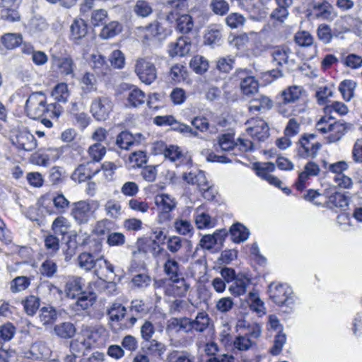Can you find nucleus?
I'll use <instances>...</instances> for the list:
<instances>
[{
    "label": "nucleus",
    "mask_w": 362,
    "mask_h": 362,
    "mask_svg": "<svg viewBox=\"0 0 362 362\" xmlns=\"http://www.w3.org/2000/svg\"><path fill=\"white\" fill-rule=\"evenodd\" d=\"M270 299L279 307H286L290 312L296 303V296L292 288L286 284L271 283L268 287Z\"/></svg>",
    "instance_id": "nucleus-1"
},
{
    "label": "nucleus",
    "mask_w": 362,
    "mask_h": 362,
    "mask_svg": "<svg viewBox=\"0 0 362 362\" xmlns=\"http://www.w3.org/2000/svg\"><path fill=\"white\" fill-rule=\"evenodd\" d=\"M332 116L327 117H322L316 124V129L323 134H327L325 139L327 143H335L339 141L346 134L348 129V124L341 122L329 123V120Z\"/></svg>",
    "instance_id": "nucleus-2"
},
{
    "label": "nucleus",
    "mask_w": 362,
    "mask_h": 362,
    "mask_svg": "<svg viewBox=\"0 0 362 362\" xmlns=\"http://www.w3.org/2000/svg\"><path fill=\"white\" fill-rule=\"evenodd\" d=\"M352 182H337L336 185H331L325 182L324 195L327 198V204L329 208L344 209L349 204L348 196L341 189L350 188Z\"/></svg>",
    "instance_id": "nucleus-3"
},
{
    "label": "nucleus",
    "mask_w": 362,
    "mask_h": 362,
    "mask_svg": "<svg viewBox=\"0 0 362 362\" xmlns=\"http://www.w3.org/2000/svg\"><path fill=\"white\" fill-rule=\"evenodd\" d=\"M47 104V98L42 92L33 93L28 98L25 105V112L28 117L36 119L49 110V107Z\"/></svg>",
    "instance_id": "nucleus-4"
},
{
    "label": "nucleus",
    "mask_w": 362,
    "mask_h": 362,
    "mask_svg": "<svg viewBox=\"0 0 362 362\" xmlns=\"http://www.w3.org/2000/svg\"><path fill=\"white\" fill-rule=\"evenodd\" d=\"M134 70L139 79L146 85H151L157 78V69L148 57H138Z\"/></svg>",
    "instance_id": "nucleus-5"
},
{
    "label": "nucleus",
    "mask_w": 362,
    "mask_h": 362,
    "mask_svg": "<svg viewBox=\"0 0 362 362\" xmlns=\"http://www.w3.org/2000/svg\"><path fill=\"white\" fill-rule=\"evenodd\" d=\"M315 134H305L297 144V155L303 158H315L321 148V144L317 141Z\"/></svg>",
    "instance_id": "nucleus-6"
},
{
    "label": "nucleus",
    "mask_w": 362,
    "mask_h": 362,
    "mask_svg": "<svg viewBox=\"0 0 362 362\" xmlns=\"http://www.w3.org/2000/svg\"><path fill=\"white\" fill-rule=\"evenodd\" d=\"M272 62L279 66H286L289 69L298 66L296 54L287 46H276L270 51Z\"/></svg>",
    "instance_id": "nucleus-7"
},
{
    "label": "nucleus",
    "mask_w": 362,
    "mask_h": 362,
    "mask_svg": "<svg viewBox=\"0 0 362 362\" xmlns=\"http://www.w3.org/2000/svg\"><path fill=\"white\" fill-rule=\"evenodd\" d=\"M11 141L19 151H32L37 146L33 134L25 128L13 131L11 136Z\"/></svg>",
    "instance_id": "nucleus-8"
},
{
    "label": "nucleus",
    "mask_w": 362,
    "mask_h": 362,
    "mask_svg": "<svg viewBox=\"0 0 362 362\" xmlns=\"http://www.w3.org/2000/svg\"><path fill=\"white\" fill-rule=\"evenodd\" d=\"M113 103L108 97L95 98L91 103L90 111L98 121L106 120L112 110Z\"/></svg>",
    "instance_id": "nucleus-9"
},
{
    "label": "nucleus",
    "mask_w": 362,
    "mask_h": 362,
    "mask_svg": "<svg viewBox=\"0 0 362 362\" xmlns=\"http://www.w3.org/2000/svg\"><path fill=\"white\" fill-rule=\"evenodd\" d=\"M246 131L254 139L264 141L269 136V128L267 123L260 118H251L246 122Z\"/></svg>",
    "instance_id": "nucleus-10"
},
{
    "label": "nucleus",
    "mask_w": 362,
    "mask_h": 362,
    "mask_svg": "<svg viewBox=\"0 0 362 362\" xmlns=\"http://www.w3.org/2000/svg\"><path fill=\"white\" fill-rule=\"evenodd\" d=\"M98 207L99 203L97 201H80L74 204L72 215L79 224L86 223Z\"/></svg>",
    "instance_id": "nucleus-11"
},
{
    "label": "nucleus",
    "mask_w": 362,
    "mask_h": 362,
    "mask_svg": "<svg viewBox=\"0 0 362 362\" xmlns=\"http://www.w3.org/2000/svg\"><path fill=\"white\" fill-rule=\"evenodd\" d=\"M64 147L48 148L39 150L32 156L33 162L41 166H47L57 160L64 153Z\"/></svg>",
    "instance_id": "nucleus-12"
},
{
    "label": "nucleus",
    "mask_w": 362,
    "mask_h": 362,
    "mask_svg": "<svg viewBox=\"0 0 362 362\" xmlns=\"http://www.w3.org/2000/svg\"><path fill=\"white\" fill-rule=\"evenodd\" d=\"M194 219L196 226L199 230L214 228L217 224V218L212 216L202 207L196 209L194 214Z\"/></svg>",
    "instance_id": "nucleus-13"
},
{
    "label": "nucleus",
    "mask_w": 362,
    "mask_h": 362,
    "mask_svg": "<svg viewBox=\"0 0 362 362\" xmlns=\"http://www.w3.org/2000/svg\"><path fill=\"white\" fill-rule=\"evenodd\" d=\"M154 148L158 151L157 153L163 154L165 158L172 162H180L183 157L182 151L177 146H167L164 142L160 141L155 144Z\"/></svg>",
    "instance_id": "nucleus-14"
},
{
    "label": "nucleus",
    "mask_w": 362,
    "mask_h": 362,
    "mask_svg": "<svg viewBox=\"0 0 362 362\" xmlns=\"http://www.w3.org/2000/svg\"><path fill=\"white\" fill-rule=\"evenodd\" d=\"M142 137L141 134L134 135L129 132L123 131L117 136L115 144L119 148L128 150L133 146L139 145Z\"/></svg>",
    "instance_id": "nucleus-15"
},
{
    "label": "nucleus",
    "mask_w": 362,
    "mask_h": 362,
    "mask_svg": "<svg viewBox=\"0 0 362 362\" xmlns=\"http://www.w3.org/2000/svg\"><path fill=\"white\" fill-rule=\"evenodd\" d=\"M311 7L317 18L332 21L335 17L333 6L326 1H314L311 4Z\"/></svg>",
    "instance_id": "nucleus-16"
},
{
    "label": "nucleus",
    "mask_w": 362,
    "mask_h": 362,
    "mask_svg": "<svg viewBox=\"0 0 362 362\" xmlns=\"http://www.w3.org/2000/svg\"><path fill=\"white\" fill-rule=\"evenodd\" d=\"M50 352L49 348L45 341H36L31 344L25 356L28 358L38 360L48 357Z\"/></svg>",
    "instance_id": "nucleus-17"
},
{
    "label": "nucleus",
    "mask_w": 362,
    "mask_h": 362,
    "mask_svg": "<svg viewBox=\"0 0 362 362\" xmlns=\"http://www.w3.org/2000/svg\"><path fill=\"white\" fill-rule=\"evenodd\" d=\"M252 168L256 175L262 180L267 181H279L271 174L276 169L274 163L272 162L255 163L252 165Z\"/></svg>",
    "instance_id": "nucleus-18"
},
{
    "label": "nucleus",
    "mask_w": 362,
    "mask_h": 362,
    "mask_svg": "<svg viewBox=\"0 0 362 362\" xmlns=\"http://www.w3.org/2000/svg\"><path fill=\"white\" fill-rule=\"evenodd\" d=\"M81 97L82 100L81 105L83 109H85L86 107L85 100L88 99V93L96 90L95 79L94 75L89 73H86L81 78Z\"/></svg>",
    "instance_id": "nucleus-19"
},
{
    "label": "nucleus",
    "mask_w": 362,
    "mask_h": 362,
    "mask_svg": "<svg viewBox=\"0 0 362 362\" xmlns=\"http://www.w3.org/2000/svg\"><path fill=\"white\" fill-rule=\"evenodd\" d=\"M191 43L185 37H179L176 42H171L168 46V53L170 57H183L189 53Z\"/></svg>",
    "instance_id": "nucleus-20"
},
{
    "label": "nucleus",
    "mask_w": 362,
    "mask_h": 362,
    "mask_svg": "<svg viewBox=\"0 0 362 362\" xmlns=\"http://www.w3.org/2000/svg\"><path fill=\"white\" fill-rule=\"evenodd\" d=\"M166 331L178 333H190L189 317H172L168 321Z\"/></svg>",
    "instance_id": "nucleus-21"
},
{
    "label": "nucleus",
    "mask_w": 362,
    "mask_h": 362,
    "mask_svg": "<svg viewBox=\"0 0 362 362\" xmlns=\"http://www.w3.org/2000/svg\"><path fill=\"white\" fill-rule=\"evenodd\" d=\"M250 284L251 281L248 277L244 274H238L229 286L228 291L235 296H240L246 293L247 289Z\"/></svg>",
    "instance_id": "nucleus-22"
},
{
    "label": "nucleus",
    "mask_w": 362,
    "mask_h": 362,
    "mask_svg": "<svg viewBox=\"0 0 362 362\" xmlns=\"http://www.w3.org/2000/svg\"><path fill=\"white\" fill-rule=\"evenodd\" d=\"M94 274L100 279L105 280L108 274H114V266L103 256H98L93 267Z\"/></svg>",
    "instance_id": "nucleus-23"
},
{
    "label": "nucleus",
    "mask_w": 362,
    "mask_h": 362,
    "mask_svg": "<svg viewBox=\"0 0 362 362\" xmlns=\"http://www.w3.org/2000/svg\"><path fill=\"white\" fill-rule=\"evenodd\" d=\"M130 312L132 313V316L127 319V322L124 323L123 328H130L137 321V316L146 313V308L145 304L141 300H134L131 303Z\"/></svg>",
    "instance_id": "nucleus-24"
},
{
    "label": "nucleus",
    "mask_w": 362,
    "mask_h": 362,
    "mask_svg": "<svg viewBox=\"0 0 362 362\" xmlns=\"http://www.w3.org/2000/svg\"><path fill=\"white\" fill-rule=\"evenodd\" d=\"M127 100L130 107H138L146 102V95L140 88L132 86L127 90Z\"/></svg>",
    "instance_id": "nucleus-25"
},
{
    "label": "nucleus",
    "mask_w": 362,
    "mask_h": 362,
    "mask_svg": "<svg viewBox=\"0 0 362 362\" xmlns=\"http://www.w3.org/2000/svg\"><path fill=\"white\" fill-rule=\"evenodd\" d=\"M82 281L81 277L76 276H71L66 279L64 291L67 297L74 298L82 293Z\"/></svg>",
    "instance_id": "nucleus-26"
},
{
    "label": "nucleus",
    "mask_w": 362,
    "mask_h": 362,
    "mask_svg": "<svg viewBox=\"0 0 362 362\" xmlns=\"http://www.w3.org/2000/svg\"><path fill=\"white\" fill-rule=\"evenodd\" d=\"M210 317L206 312H199L196 317L192 320L189 318L190 331L204 332L209 327Z\"/></svg>",
    "instance_id": "nucleus-27"
},
{
    "label": "nucleus",
    "mask_w": 362,
    "mask_h": 362,
    "mask_svg": "<svg viewBox=\"0 0 362 362\" xmlns=\"http://www.w3.org/2000/svg\"><path fill=\"white\" fill-rule=\"evenodd\" d=\"M273 106L272 100L265 95H260L250 102L249 110L250 112H264L270 110Z\"/></svg>",
    "instance_id": "nucleus-28"
},
{
    "label": "nucleus",
    "mask_w": 362,
    "mask_h": 362,
    "mask_svg": "<svg viewBox=\"0 0 362 362\" xmlns=\"http://www.w3.org/2000/svg\"><path fill=\"white\" fill-rule=\"evenodd\" d=\"M71 39L74 42L83 38L88 32L87 24L84 20L75 19L70 27Z\"/></svg>",
    "instance_id": "nucleus-29"
},
{
    "label": "nucleus",
    "mask_w": 362,
    "mask_h": 362,
    "mask_svg": "<svg viewBox=\"0 0 362 362\" xmlns=\"http://www.w3.org/2000/svg\"><path fill=\"white\" fill-rule=\"evenodd\" d=\"M222 35L218 25H211L205 30L204 43L209 45H217L220 44Z\"/></svg>",
    "instance_id": "nucleus-30"
},
{
    "label": "nucleus",
    "mask_w": 362,
    "mask_h": 362,
    "mask_svg": "<svg viewBox=\"0 0 362 362\" xmlns=\"http://www.w3.org/2000/svg\"><path fill=\"white\" fill-rule=\"evenodd\" d=\"M155 203L163 213L168 214L176 206V202L168 194H158L155 197Z\"/></svg>",
    "instance_id": "nucleus-31"
},
{
    "label": "nucleus",
    "mask_w": 362,
    "mask_h": 362,
    "mask_svg": "<svg viewBox=\"0 0 362 362\" xmlns=\"http://www.w3.org/2000/svg\"><path fill=\"white\" fill-rule=\"evenodd\" d=\"M166 245L168 250L172 253H177L187 247L189 249L192 246L190 241L176 235L170 237Z\"/></svg>",
    "instance_id": "nucleus-32"
},
{
    "label": "nucleus",
    "mask_w": 362,
    "mask_h": 362,
    "mask_svg": "<svg viewBox=\"0 0 362 362\" xmlns=\"http://www.w3.org/2000/svg\"><path fill=\"white\" fill-rule=\"evenodd\" d=\"M230 234L234 243H240L247 240L250 232L245 226L240 223H236L230 227Z\"/></svg>",
    "instance_id": "nucleus-33"
},
{
    "label": "nucleus",
    "mask_w": 362,
    "mask_h": 362,
    "mask_svg": "<svg viewBox=\"0 0 362 362\" xmlns=\"http://www.w3.org/2000/svg\"><path fill=\"white\" fill-rule=\"evenodd\" d=\"M76 327L70 322H64L54 327V334L62 339L72 338L76 334Z\"/></svg>",
    "instance_id": "nucleus-34"
},
{
    "label": "nucleus",
    "mask_w": 362,
    "mask_h": 362,
    "mask_svg": "<svg viewBox=\"0 0 362 362\" xmlns=\"http://www.w3.org/2000/svg\"><path fill=\"white\" fill-rule=\"evenodd\" d=\"M127 309L121 303H112L107 310V314L112 322L122 321L126 315Z\"/></svg>",
    "instance_id": "nucleus-35"
},
{
    "label": "nucleus",
    "mask_w": 362,
    "mask_h": 362,
    "mask_svg": "<svg viewBox=\"0 0 362 362\" xmlns=\"http://www.w3.org/2000/svg\"><path fill=\"white\" fill-rule=\"evenodd\" d=\"M163 269L165 274L169 277L170 281L177 279V278L182 275L180 271L179 263L175 259L171 258L169 255L164 263Z\"/></svg>",
    "instance_id": "nucleus-36"
},
{
    "label": "nucleus",
    "mask_w": 362,
    "mask_h": 362,
    "mask_svg": "<svg viewBox=\"0 0 362 362\" xmlns=\"http://www.w3.org/2000/svg\"><path fill=\"white\" fill-rule=\"evenodd\" d=\"M98 172V170L92 171L88 165H80L72 173L71 179L74 181H87Z\"/></svg>",
    "instance_id": "nucleus-37"
},
{
    "label": "nucleus",
    "mask_w": 362,
    "mask_h": 362,
    "mask_svg": "<svg viewBox=\"0 0 362 362\" xmlns=\"http://www.w3.org/2000/svg\"><path fill=\"white\" fill-rule=\"evenodd\" d=\"M106 152V147L100 143H94L87 150L88 158L93 163L100 162L105 156Z\"/></svg>",
    "instance_id": "nucleus-38"
},
{
    "label": "nucleus",
    "mask_w": 362,
    "mask_h": 362,
    "mask_svg": "<svg viewBox=\"0 0 362 362\" xmlns=\"http://www.w3.org/2000/svg\"><path fill=\"white\" fill-rule=\"evenodd\" d=\"M356 87V83L350 79L342 81L339 85V91L341 93L343 99L349 102L350 101L354 94V90Z\"/></svg>",
    "instance_id": "nucleus-39"
},
{
    "label": "nucleus",
    "mask_w": 362,
    "mask_h": 362,
    "mask_svg": "<svg viewBox=\"0 0 362 362\" xmlns=\"http://www.w3.org/2000/svg\"><path fill=\"white\" fill-rule=\"evenodd\" d=\"M97 257L98 256L90 252H82L77 258L78 266L86 272H89L93 269Z\"/></svg>",
    "instance_id": "nucleus-40"
},
{
    "label": "nucleus",
    "mask_w": 362,
    "mask_h": 362,
    "mask_svg": "<svg viewBox=\"0 0 362 362\" xmlns=\"http://www.w3.org/2000/svg\"><path fill=\"white\" fill-rule=\"evenodd\" d=\"M246 300L249 304L251 310L257 313H264V303L259 298L258 292L253 289L250 291L246 297Z\"/></svg>",
    "instance_id": "nucleus-41"
},
{
    "label": "nucleus",
    "mask_w": 362,
    "mask_h": 362,
    "mask_svg": "<svg viewBox=\"0 0 362 362\" xmlns=\"http://www.w3.org/2000/svg\"><path fill=\"white\" fill-rule=\"evenodd\" d=\"M194 21L191 16L182 14L176 23L177 30L182 34H188L192 31Z\"/></svg>",
    "instance_id": "nucleus-42"
},
{
    "label": "nucleus",
    "mask_w": 362,
    "mask_h": 362,
    "mask_svg": "<svg viewBox=\"0 0 362 362\" xmlns=\"http://www.w3.org/2000/svg\"><path fill=\"white\" fill-rule=\"evenodd\" d=\"M30 285V279L25 276L14 278L10 283L11 293H16L27 289Z\"/></svg>",
    "instance_id": "nucleus-43"
},
{
    "label": "nucleus",
    "mask_w": 362,
    "mask_h": 362,
    "mask_svg": "<svg viewBox=\"0 0 362 362\" xmlns=\"http://www.w3.org/2000/svg\"><path fill=\"white\" fill-rule=\"evenodd\" d=\"M122 29V27L119 23L112 21L103 28L100 35L103 39L112 38L118 35Z\"/></svg>",
    "instance_id": "nucleus-44"
},
{
    "label": "nucleus",
    "mask_w": 362,
    "mask_h": 362,
    "mask_svg": "<svg viewBox=\"0 0 362 362\" xmlns=\"http://www.w3.org/2000/svg\"><path fill=\"white\" fill-rule=\"evenodd\" d=\"M235 57L228 55L219 57L216 61V68L222 73H229L235 64Z\"/></svg>",
    "instance_id": "nucleus-45"
},
{
    "label": "nucleus",
    "mask_w": 362,
    "mask_h": 362,
    "mask_svg": "<svg viewBox=\"0 0 362 362\" xmlns=\"http://www.w3.org/2000/svg\"><path fill=\"white\" fill-rule=\"evenodd\" d=\"M241 92L245 95H252L258 92L259 83L255 76L249 78L245 81L240 83Z\"/></svg>",
    "instance_id": "nucleus-46"
},
{
    "label": "nucleus",
    "mask_w": 362,
    "mask_h": 362,
    "mask_svg": "<svg viewBox=\"0 0 362 362\" xmlns=\"http://www.w3.org/2000/svg\"><path fill=\"white\" fill-rule=\"evenodd\" d=\"M192 69L199 74L205 73L209 69L208 61L202 56H194L189 62Z\"/></svg>",
    "instance_id": "nucleus-47"
},
{
    "label": "nucleus",
    "mask_w": 362,
    "mask_h": 362,
    "mask_svg": "<svg viewBox=\"0 0 362 362\" xmlns=\"http://www.w3.org/2000/svg\"><path fill=\"white\" fill-rule=\"evenodd\" d=\"M104 207L106 214L111 218L117 219L122 214L121 204L117 200H107Z\"/></svg>",
    "instance_id": "nucleus-48"
},
{
    "label": "nucleus",
    "mask_w": 362,
    "mask_h": 362,
    "mask_svg": "<svg viewBox=\"0 0 362 362\" xmlns=\"http://www.w3.org/2000/svg\"><path fill=\"white\" fill-rule=\"evenodd\" d=\"M302 88L298 86H293L287 88L281 93L284 103H293L299 99L301 95Z\"/></svg>",
    "instance_id": "nucleus-49"
},
{
    "label": "nucleus",
    "mask_w": 362,
    "mask_h": 362,
    "mask_svg": "<svg viewBox=\"0 0 362 362\" xmlns=\"http://www.w3.org/2000/svg\"><path fill=\"white\" fill-rule=\"evenodd\" d=\"M1 42L8 49H12L22 43V36L20 34L6 33L1 37Z\"/></svg>",
    "instance_id": "nucleus-50"
},
{
    "label": "nucleus",
    "mask_w": 362,
    "mask_h": 362,
    "mask_svg": "<svg viewBox=\"0 0 362 362\" xmlns=\"http://www.w3.org/2000/svg\"><path fill=\"white\" fill-rule=\"evenodd\" d=\"M171 281L173 282L171 289L174 295L183 296L187 293L189 288V284L187 283L186 280L183 277L179 276L177 279H173Z\"/></svg>",
    "instance_id": "nucleus-51"
},
{
    "label": "nucleus",
    "mask_w": 362,
    "mask_h": 362,
    "mask_svg": "<svg viewBox=\"0 0 362 362\" xmlns=\"http://www.w3.org/2000/svg\"><path fill=\"white\" fill-rule=\"evenodd\" d=\"M52 95L57 102L66 103L69 97L67 84L61 83L57 85L52 90Z\"/></svg>",
    "instance_id": "nucleus-52"
},
{
    "label": "nucleus",
    "mask_w": 362,
    "mask_h": 362,
    "mask_svg": "<svg viewBox=\"0 0 362 362\" xmlns=\"http://www.w3.org/2000/svg\"><path fill=\"white\" fill-rule=\"evenodd\" d=\"M317 36L320 41L325 45L329 44L332 40L331 27L325 23L320 24L317 28Z\"/></svg>",
    "instance_id": "nucleus-53"
},
{
    "label": "nucleus",
    "mask_w": 362,
    "mask_h": 362,
    "mask_svg": "<svg viewBox=\"0 0 362 362\" xmlns=\"http://www.w3.org/2000/svg\"><path fill=\"white\" fill-rule=\"evenodd\" d=\"M324 110L326 114H332L334 112L339 116L346 115L349 112L347 105L339 101H334L326 105Z\"/></svg>",
    "instance_id": "nucleus-54"
},
{
    "label": "nucleus",
    "mask_w": 362,
    "mask_h": 362,
    "mask_svg": "<svg viewBox=\"0 0 362 362\" xmlns=\"http://www.w3.org/2000/svg\"><path fill=\"white\" fill-rule=\"evenodd\" d=\"M209 7L211 11L218 16H225L229 11V4L226 0H211Z\"/></svg>",
    "instance_id": "nucleus-55"
},
{
    "label": "nucleus",
    "mask_w": 362,
    "mask_h": 362,
    "mask_svg": "<svg viewBox=\"0 0 362 362\" xmlns=\"http://www.w3.org/2000/svg\"><path fill=\"white\" fill-rule=\"evenodd\" d=\"M57 313L52 306L43 307L40 310V319L43 325H48L57 320Z\"/></svg>",
    "instance_id": "nucleus-56"
},
{
    "label": "nucleus",
    "mask_w": 362,
    "mask_h": 362,
    "mask_svg": "<svg viewBox=\"0 0 362 362\" xmlns=\"http://www.w3.org/2000/svg\"><path fill=\"white\" fill-rule=\"evenodd\" d=\"M22 303L25 313L31 316L35 314L40 307V300L35 296H29Z\"/></svg>",
    "instance_id": "nucleus-57"
},
{
    "label": "nucleus",
    "mask_w": 362,
    "mask_h": 362,
    "mask_svg": "<svg viewBox=\"0 0 362 362\" xmlns=\"http://www.w3.org/2000/svg\"><path fill=\"white\" fill-rule=\"evenodd\" d=\"M320 173L318 165L313 162H308L304 168V170L299 173L298 181H304L310 176H316Z\"/></svg>",
    "instance_id": "nucleus-58"
},
{
    "label": "nucleus",
    "mask_w": 362,
    "mask_h": 362,
    "mask_svg": "<svg viewBox=\"0 0 362 362\" xmlns=\"http://www.w3.org/2000/svg\"><path fill=\"white\" fill-rule=\"evenodd\" d=\"M255 344L247 334L238 336L233 341L234 347L239 351H247Z\"/></svg>",
    "instance_id": "nucleus-59"
},
{
    "label": "nucleus",
    "mask_w": 362,
    "mask_h": 362,
    "mask_svg": "<svg viewBox=\"0 0 362 362\" xmlns=\"http://www.w3.org/2000/svg\"><path fill=\"white\" fill-rule=\"evenodd\" d=\"M105 332V329L102 326H83L82 329L83 335L95 342L98 340L99 337Z\"/></svg>",
    "instance_id": "nucleus-60"
},
{
    "label": "nucleus",
    "mask_w": 362,
    "mask_h": 362,
    "mask_svg": "<svg viewBox=\"0 0 362 362\" xmlns=\"http://www.w3.org/2000/svg\"><path fill=\"white\" fill-rule=\"evenodd\" d=\"M81 296L78 297L76 301V306L81 308V310H86L92 306L96 300V296L94 293H90L88 295L81 293Z\"/></svg>",
    "instance_id": "nucleus-61"
},
{
    "label": "nucleus",
    "mask_w": 362,
    "mask_h": 362,
    "mask_svg": "<svg viewBox=\"0 0 362 362\" xmlns=\"http://www.w3.org/2000/svg\"><path fill=\"white\" fill-rule=\"evenodd\" d=\"M286 341V334L282 332L277 333L274 337V344L269 350L270 354L273 356L279 355L281 352Z\"/></svg>",
    "instance_id": "nucleus-62"
},
{
    "label": "nucleus",
    "mask_w": 362,
    "mask_h": 362,
    "mask_svg": "<svg viewBox=\"0 0 362 362\" xmlns=\"http://www.w3.org/2000/svg\"><path fill=\"white\" fill-rule=\"evenodd\" d=\"M134 11L139 16L147 17L152 13L153 9L146 1L138 0L134 7Z\"/></svg>",
    "instance_id": "nucleus-63"
},
{
    "label": "nucleus",
    "mask_w": 362,
    "mask_h": 362,
    "mask_svg": "<svg viewBox=\"0 0 362 362\" xmlns=\"http://www.w3.org/2000/svg\"><path fill=\"white\" fill-rule=\"evenodd\" d=\"M69 224L66 218L59 216L53 221L52 228L55 233L65 235L68 232Z\"/></svg>",
    "instance_id": "nucleus-64"
}]
</instances>
